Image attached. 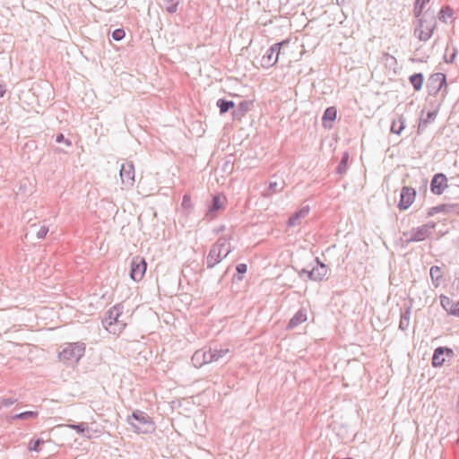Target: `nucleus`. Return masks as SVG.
Here are the masks:
<instances>
[{"instance_id": "obj_1", "label": "nucleus", "mask_w": 459, "mask_h": 459, "mask_svg": "<svg viewBox=\"0 0 459 459\" xmlns=\"http://www.w3.org/2000/svg\"><path fill=\"white\" fill-rule=\"evenodd\" d=\"M417 22L414 28V35L420 41L429 40L436 30L437 22L434 12L427 10L424 13L418 11L415 14Z\"/></svg>"}, {"instance_id": "obj_2", "label": "nucleus", "mask_w": 459, "mask_h": 459, "mask_svg": "<svg viewBox=\"0 0 459 459\" xmlns=\"http://www.w3.org/2000/svg\"><path fill=\"white\" fill-rule=\"evenodd\" d=\"M85 349V344L82 342L66 343L59 351L58 359L64 364L75 366L84 356Z\"/></svg>"}, {"instance_id": "obj_3", "label": "nucleus", "mask_w": 459, "mask_h": 459, "mask_svg": "<svg viewBox=\"0 0 459 459\" xmlns=\"http://www.w3.org/2000/svg\"><path fill=\"white\" fill-rule=\"evenodd\" d=\"M289 45L290 40L286 39L271 46L261 59V66L263 68L273 66L278 62L280 55L285 56L287 54L285 48Z\"/></svg>"}, {"instance_id": "obj_4", "label": "nucleus", "mask_w": 459, "mask_h": 459, "mask_svg": "<svg viewBox=\"0 0 459 459\" xmlns=\"http://www.w3.org/2000/svg\"><path fill=\"white\" fill-rule=\"evenodd\" d=\"M230 253V245L226 238H220L212 247L207 256L209 267L219 264Z\"/></svg>"}, {"instance_id": "obj_5", "label": "nucleus", "mask_w": 459, "mask_h": 459, "mask_svg": "<svg viewBox=\"0 0 459 459\" xmlns=\"http://www.w3.org/2000/svg\"><path fill=\"white\" fill-rule=\"evenodd\" d=\"M123 314V307L120 305L114 306L108 311V316L106 319V328L112 333H117L121 332L125 326L126 323L120 317Z\"/></svg>"}, {"instance_id": "obj_6", "label": "nucleus", "mask_w": 459, "mask_h": 459, "mask_svg": "<svg viewBox=\"0 0 459 459\" xmlns=\"http://www.w3.org/2000/svg\"><path fill=\"white\" fill-rule=\"evenodd\" d=\"M147 262L144 257L137 255L133 256L129 262V276L134 282H140L145 275Z\"/></svg>"}, {"instance_id": "obj_7", "label": "nucleus", "mask_w": 459, "mask_h": 459, "mask_svg": "<svg viewBox=\"0 0 459 459\" xmlns=\"http://www.w3.org/2000/svg\"><path fill=\"white\" fill-rule=\"evenodd\" d=\"M132 418L137 420L142 426L131 423L134 431L138 434L140 433H151L155 429V424L153 420L145 413L136 411L133 412Z\"/></svg>"}, {"instance_id": "obj_8", "label": "nucleus", "mask_w": 459, "mask_h": 459, "mask_svg": "<svg viewBox=\"0 0 459 459\" xmlns=\"http://www.w3.org/2000/svg\"><path fill=\"white\" fill-rule=\"evenodd\" d=\"M120 178L122 184L126 187L132 186L134 183V166L133 162L126 161L121 165Z\"/></svg>"}, {"instance_id": "obj_9", "label": "nucleus", "mask_w": 459, "mask_h": 459, "mask_svg": "<svg viewBox=\"0 0 459 459\" xmlns=\"http://www.w3.org/2000/svg\"><path fill=\"white\" fill-rule=\"evenodd\" d=\"M416 190L412 187L403 186L401 191V198L398 204L400 210L408 209L414 202Z\"/></svg>"}, {"instance_id": "obj_10", "label": "nucleus", "mask_w": 459, "mask_h": 459, "mask_svg": "<svg viewBox=\"0 0 459 459\" xmlns=\"http://www.w3.org/2000/svg\"><path fill=\"white\" fill-rule=\"evenodd\" d=\"M447 186V178L444 174L438 173L433 177L430 184V189L433 194L439 195L444 193Z\"/></svg>"}, {"instance_id": "obj_11", "label": "nucleus", "mask_w": 459, "mask_h": 459, "mask_svg": "<svg viewBox=\"0 0 459 459\" xmlns=\"http://www.w3.org/2000/svg\"><path fill=\"white\" fill-rule=\"evenodd\" d=\"M453 355V351L449 348L439 347L437 348L434 351L432 358V365L434 367H441L446 359L451 357Z\"/></svg>"}, {"instance_id": "obj_12", "label": "nucleus", "mask_w": 459, "mask_h": 459, "mask_svg": "<svg viewBox=\"0 0 459 459\" xmlns=\"http://www.w3.org/2000/svg\"><path fill=\"white\" fill-rule=\"evenodd\" d=\"M227 202V198L224 195H215L213 197L212 205L207 212V217L213 219L217 215V212L222 209Z\"/></svg>"}, {"instance_id": "obj_13", "label": "nucleus", "mask_w": 459, "mask_h": 459, "mask_svg": "<svg viewBox=\"0 0 459 459\" xmlns=\"http://www.w3.org/2000/svg\"><path fill=\"white\" fill-rule=\"evenodd\" d=\"M193 365L199 368L205 364L211 363L208 351H197L192 357Z\"/></svg>"}, {"instance_id": "obj_14", "label": "nucleus", "mask_w": 459, "mask_h": 459, "mask_svg": "<svg viewBox=\"0 0 459 459\" xmlns=\"http://www.w3.org/2000/svg\"><path fill=\"white\" fill-rule=\"evenodd\" d=\"M327 272L328 270L325 264L317 263L309 272V278L313 281H321L326 276Z\"/></svg>"}, {"instance_id": "obj_15", "label": "nucleus", "mask_w": 459, "mask_h": 459, "mask_svg": "<svg viewBox=\"0 0 459 459\" xmlns=\"http://www.w3.org/2000/svg\"><path fill=\"white\" fill-rule=\"evenodd\" d=\"M307 320V313L306 309L299 310L288 324V329H293Z\"/></svg>"}, {"instance_id": "obj_16", "label": "nucleus", "mask_w": 459, "mask_h": 459, "mask_svg": "<svg viewBox=\"0 0 459 459\" xmlns=\"http://www.w3.org/2000/svg\"><path fill=\"white\" fill-rule=\"evenodd\" d=\"M309 210L307 208H303L299 212H295L291 215L288 221V225L290 227H294L299 223V221L306 217L308 214Z\"/></svg>"}, {"instance_id": "obj_17", "label": "nucleus", "mask_w": 459, "mask_h": 459, "mask_svg": "<svg viewBox=\"0 0 459 459\" xmlns=\"http://www.w3.org/2000/svg\"><path fill=\"white\" fill-rule=\"evenodd\" d=\"M431 280L436 287L439 286L443 278V270L439 266H432L429 272Z\"/></svg>"}, {"instance_id": "obj_18", "label": "nucleus", "mask_w": 459, "mask_h": 459, "mask_svg": "<svg viewBox=\"0 0 459 459\" xmlns=\"http://www.w3.org/2000/svg\"><path fill=\"white\" fill-rule=\"evenodd\" d=\"M336 117V109L333 107L328 108L323 116V124L326 126H331L328 123L333 122Z\"/></svg>"}, {"instance_id": "obj_19", "label": "nucleus", "mask_w": 459, "mask_h": 459, "mask_svg": "<svg viewBox=\"0 0 459 459\" xmlns=\"http://www.w3.org/2000/svg\"><path fill=\"white\" fill-rule=\"evenodd\" d=\"M209 359L211 363L219 360L221 358L224 357L226 354L230 352L229 349H220V350H209Z\"/></svg>"}, {"instance_id": "obj_20", "label": "nucleus", "mask_w": 459, "mask_h": 459, "mask_svg": "<svg viewBox=\"0 0 459 459\" xmlns=\"http://www.w3.org/2000/svg\"><path fill=\"white\" fill-rule=\"evenodd\" d=\"M410 82L415 91H420L423 85V75L421 74H415L410 77Z\"/></svg>"}, {"instance_id": "obj_21", "label": "nucleus", "mask_w": 459, "mask_h": 459, "mask_svg": "<svg viewBox=\"0 0 459 459\" xmlns=\"http://www.w3.org/2000/svg\"><path fill=\"white\" fill-rule=\"evenodd\" d=\"M403 128H404V120L403 119L402 117H399L398 118L394 119L392 122V126H391L392 133L400 134L401 132L403 130Z\"/></svg>"}, {"instance_id": "obj_22", "label": "nucleus", "mask_w": 459, "mask_h": 459, "mask_svg": "<svg viewBox=\"0 0 459 459\" xmlns=\"http://www.w3.org/2000/svg\"><path fill=\"white\" fill-rule=\"evenodd\" d=\"M453 17V11L448 6L443 7L438 13V18L444 22L451 21Z\"/></svg>"}, {"instance_id": "obj_23", "label": "nucleus", "mask_w": 459, "mask_h": 459, "mask_svg": "<svg viewBox=\"0 0 459 459\" xmlns=\"http://www.w3.org/2000/svg\"><path fill=\"white\" fill-rule=\"evenodd\" d=\"M217 106L220 108V112L224 114L235 106V103L230 100H219Z\"/></svg>"}, {"instance_id": "obj_24", "label": "nucleus", "mask_w": 459, "mask_h": 459, "mask_svg": "<svg viewBox=\"0 0 459 459\" xmlns=\"http://www.w3.org/2000/svg\"><path fill=\"white\" fill-rule=\"evenodd\" d=\"M427 234L428 228L427 226H423L416 230V232L414 233L413 239L417 241L423 240L426 238Z\"/></svg>"}, {"instance_id": "obj_25", "label": "nucleus", "mask_w": 459, "mask_h": 459, "mask_svg": "<svg viewBox=\"0 0 459 459\" xmlns=\"http://www.w3.org/2000/svg\"><path fill=\"white\" fill-rule=\"evenodd\" d=\"M68 428L76 430L78 433H83L88 429V426L85 423L81 424H70L67 425Z\"/></svg>"}, {"instance_id": "obj_26", "label": "nucleus", "mask_w": 459, "mask_h": 459, "mask_svg": "<svg viewBox=\"0 0 459 459\" xmlns=\"http://www.w3.org/2000/svg\"><path fill=\"white\" fill-rule=\"evenodd\" d=\"M43 443L41 439H36L34 441H30L29 443V449L31 451H39L40 450V445Z\"/></svg>"}, {"instance_id": "obj_27", "label": "nucleus", "mask_w": 459, "mask_h": 459, "mask_svg": "<svg viewBox=\"0 0 459 459\" xmlns=\"http://www.w3.org/2000/svg\"><path fill=\"white\" fill-rule=\"evenodd\" d=\"M126 33L124 31V30L122 29H117L113 31L112 33V38L115 39V40H121L122 39H124Z\"/></svg>"}, {"instance_id": "obj_28", "label": "nucleus", "mask_w": 459, "mask_h": 459, "mask_svg": "<svg viewBox=\"0 0 459 459\" xmlns=\"http://www.w3.org/2000/svg\"><path fill=\"white\" fill-rule=\"evenodd\" d=\"M48 228L46 227V226H41L39 230L37 231L36 233V236L39 238H45L46 236L48 235Z\"/></svg>"}, {"instance_id": "obj_29", "label": "nucleus", "mask_w": 459, "mask_h": 459, "mask_svg": "<svg viewBox=\"0 0 459 459\" xmlns=\"http://www.w3.org/2000/svg\"><path fill=\"white\" fill-rule=\"evenodd\" d=\"M429 0H416L415 2V14L417 13L418 11H420V13H423L422 12V9H423V6L425 4L429 3Z\"/></svg>"}, {"instance_id": "obj_30", "label": "nucleus", "mask_w": 459, "mask_h": 459, "mask_svg": "<svg viewBox=\"0 0 459 459\" xmlns=\"http://www.w3.org/2000/svg\"><path fill=\"white\" fill-rule=\"evenodd\" d=\"M38 415L37 412L35 411H25V412H22L20 414H18L16 416V418L18 419H26L28 417H36Z\"/></svg>"}, {"instance_id": "obj_31", "label": "nucleus", "mask_w": 459, "mask_h": 459, "mask_svg": "<svg viewBox=\"0 0 459 459\" xmlns=\"http://www.w3.org/2000/svg\"><path fill=\"white\" fill-rule=\"evenodd\" d=\"M440 302H441L442 307L445 309L448 310V307L451 305L450 299L446 297V296H441L440 297Z\"/></svg>"}, {"instance_id": "obj_32", "label": "nucleus", "mask_w": 459, "mask_h": 459, "mask_svg": "<svg viewBox=\"0 0 459 459\" xmlns=\"http://www.w3.org/2000/svg\"><path fill=\"white\" fill-rule=\"evenodd\" d=\"M56 142L60 143L65 142L67 146H71L72 143L70 140H65L63 134H58L56 137Z\"/></svg>"}, {"instance_id": "obj_33", "label": "nucleus", "mask_w": 459, "mask_h": 459, "mask_svg": "<svg viewBox=\"0 0 459 459\" xmlns=\"http://www.w3.org/2000/svg\"><path fill=\"white\" fill-rule=\"evenodd\" d=\"M247 271V266L246 264H239L237 266V272L240 274L246 273Z\"/></svg>"}, {"instance_id": "obj_34", "label": "nucleus", "mask_w": 459, "mask_h": 459, "mask_svg": "<svg viewBox=\"0 0 459 459\" xmlns=\"http://www.w3.org/2000/svg\"><path fill=\"white\" fill-rule=\"evenodd\" d=\"M249 106H250V103L247 102V101H242V102L239 103V108L242 110H248Z\"/></svg>"}, {"instance_id": "obj_35", "label": "nucleus", "mask_w": 459, "mask_h": 459, "mask_svg": "<svg viewBox=\"0 0 459 459\" xmlns=\"http://www.w3.org/2000/svg\"><path fill=\"white\" fill-rule=\"evenodd\" d=\"M178 4H171L167 7V11L170 13H173L177 11Z\"/></svg>"}, {"instance_id": "obj_36", "label": "nucleus", "mask_w": 459, "mask_h": 459, "mask_svg": "<svg viewBox=\"0 0 459 459\" xmlns=\"http://www.w3.org/2000/svg\"><path fill=\"white\" fill-rule=\"evenodd\" d=\"M190 203H191V199L189 196H184V199H183V205H190Z\"/></svg>"}, {"instance_id": "obj_37", "label": "nucleus", "mask_w": 459, "mask_h": 459, "mask_svg": "<svg viewBox=\"0 0 459 459\" xmlns=\"http://www.w3.org/2000/svg\"><path fill=\"white\" fill-rule=\"evenodd\" d=\"M450 314L459 317V307L455 308V309H451L450 310Z\"/></svg>"}, {"instance_id": "obj_38", "label": "nucleus", "mask_w": 459, "mask_h": 459, "mask_svg": "<svg viewBox=\"0 0 459 459\" xmlns=\"http://www.w3.org/2000/svg\"><path fill=\"white\" fill-rule=\"evenodd\" d=\"M5 93V89L4 86L0 85V98H2Z\"/></svg>"}]
</instances>
